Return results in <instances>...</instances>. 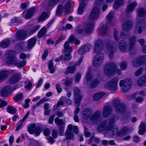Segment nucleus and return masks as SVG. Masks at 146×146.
<instances>
[{"label":"nucleus","instance_id":"c85d7f7f","mask_svg":"<svg viewBox=\"0 0 146 146\" xmlns=\"http://www.w3.org/2000/svg\"><path fill=\"white\" fill-rule=\"evenodd\" d=\"M116 72V70L110 69L107 68H106L104 70L105 74L106 75L109 76L113 75Z\"/></svg>","mask_w":146,"mask_h":146},{"label":"nucleus","instance_id":"1a4fd4ad","mask_svg":"<svg viewBox=\"0 0 146 146\" xmlns=\"http://www.w3.org/2000/svg\"><path fill=\"white\" fill-rule=\"evenodd\" d=\"M75 134H77L78 133V128L77 126H72L71 124L68 126V129L66 133V136L68 139H70L72 137L73 134V132Z\"/></svg>","mask_w":146,"mask_h":146},{"label":"nucleus","instance_id":"f704fd0d","mask_svg":"<svg viewBox=\"0 0 146 146\" xmlns=\"http://www.w3.org/2000/svg\"><path fill=\"white\" fill-rule=\"evenodd\" d=\"M49 15V14H48L46 13H43L41 16L39 18L38 21H41L44 20H45L47 19Z\"/></svg>","mask_w":146,"mask_h":146},{"label":"nucleus","instance_id":"6e6d98bb","mask_svg":"<svg viewBox=\"0 0 146 146\" xmlns=\"http://www.w3.org/2000/svg\"><path fill=\"white\" fill-rule=\"evenodd\" d=\"M119 7V0H116L113 5V9L115 10L118 9Z\"/></svg>","mask_w":146,"mask_h":146},{"label":"nucleus","instance_id":"7ed1b4c3","mask_svg":"<svg viewBox=\"0 0 146 146\" xmlns=\"http://www.w3.org/2000/svg\"><path fill=\"white\" fill-rule=\"evenodd\" d=\"M15 54V52L13 51H9L6 53L5 56L8 60L7 62V63L9 64H14L18 67H22L25 64V61L24 60L21 62L17 61L14 58Z\"/></svg>","mask_w":146,"mask_h":146},{"label":"nucleus","instance_id":"0e129e2a","mask_svg":"<svg viewBox=\"0 0 146 146\" xmlns=\"http://www.w3.org/2000/svg\"><path fill=\"white\" fill-rule=\"evenodd\" d=\"M84 132L85 136L86 137H88L90 135V133L88 131V129L86 128H84Z\"/></svg>","mask_w":146,"mask_h":146},{"label":"nucleus","instance_id":"a18cd8bd","mask_svg":"<svg viewBox=\"0 0 146 146\" xmlns=\"http://www.w3.org/2000/svg\"><path fill=\"white\" fill-rule=\"evenodd\" d=\"M122 70H125L127 67V63L126 62L123 61L119 64Z\"/></svg>","mask_w":146,"mask_h":146},{"label":"nucleus","instance_id":"a878e982","mask_svg":"<svg viewBox=\"0 0 146 146\" xmlns=\"http://www.w3.org/2000/svg\"><path fill=\"white\" fill-rule=\"evenodd\" d=\"M20 78L19 74L14 75L9 80V82L11 84H14L18 82Z\"/></svg>","mask_w":146,"mask_h":146},{"label":"nucleus","instance_id":"f257e3e1","mask_svg":"<svg viewBox=\"0 0 146 146\" xmlns=\"http://www.w3.org/2000/svg\"><path fill=\"white\" fill-rule=\"evenodd\" d=\"M100 3L95 4L92 10L89 17L90 21L88 23L85 27V30L86 33H90L93 31L94 24V21L97 19L100 14Z\"/></svg>","mask_w":146,"mask_h":146},{"label":"nucleus","instance_id":"4d7b16f0","mask_svg":"<svg viewBox=\"0 0 146 146\" xmlns=\"http://www.w3.org/2000/svg\"><path fill=\"white\" fill-rule=\"evenodd\" d=\"M29 4V2L28 1L22 3L21 4V7L22 9L26 8L28 6Z\"/></svg>","mask_w":146,"mask_h":146},{"label":"nucleus","instance_id":"e2e57ef3","mask_svg":"<svg viewBox=\"0 0 146 146\" xmlns=\"http://www.w3.org/2000/svg\"><path fill=\"white\" fill-rule=\"evenodd\" d=\"M30 99H27L25 100V105L24 106V107L25 108H27L29 106V103L30 102Z\"/></svg>","mask_w":146,"mask_h":146},{"label":"nucleus","instance_id":"13d9d810","mask_svg":"<svg viewBox=\"0 0 146 146\" xmlns=\"http://www.w3.org/2000/svg\"><path fill=\"white\" fill-rule=\"evenodd\" d=\"M118 100L117 98L115 99L113 101V104L114 106L118 110Z\"/></svg>","mask_w":146,"mask_h":146},{"label":"nucleus","instance_id":"052dcab7","mask_svg":"<svg viewBox=\"0 0 146 146\" xmlns=\"http://www.w3.org/2000/svg\"><path fill=\"white\" fill-rule=\"evenodd\" d=\"M32 86V84L30 82H28L26 83L25 86V88L27 90H29L31 88Z\"/></svg>","mask_w":146,"mask_h":146},{"label":"nucleus","instance_id":"09e8293b","mask_svg":"<svg viewBox=\"0 0 146 146\" xmlns=\"http://www.w3.org/2000/svg\"><path fill=\"white\" fill-rule=\"evenodd\" d=\"M60 0H50L49 3L48 5L50 7H52L55 5Z\"/></svg>","mask_w":146,"mask_h":146},{"label":"nucleus","instance_id":"37998d69","mask_svg":"<svg viewBox=\"0 0 146 146\" xmlns=\"http://www.w3.org/2000/svg\"><path fill=\"white\" fill-rule=\"evenodd\" d=\"M76 69L75 66H72L66 69L67 73H73L75 72Z\"/></svg>","mask_w":146,"mask_h":146},{"label":"nucleus","instance_id":"c03bdc74","mask_svg":"<svg viewBox=\"0 0 146 146\" xmlns=\"http://www.w3.org/2000/svg\"><path fill=\"white\" fill-rule=\"evenodd\" d=\"M93 140L94 142L96 143H98L100 141V139L98 138L94 137H91L88 142V144H91L92 143Z\"/></svg>","mask_w":146,"mask_h":146},{"label":"nucleus","instance_id":"39448f33","mask_svg":"<svg viewBox=\"0 0 146 146\" xmlns=\"http://www.w3.org/2000/svg\"><path fill=\"white\" fill-rule=\"evenodd\" d=\"M92 113V112L90 109H86L83 112V117L85 119L89 118L92 121H94L99 119L100 115V111H97L93 115L90 116Z\"/></svg>","mask_w":146,"mask_h":146},{"label":"nucleus","instance_id":"de8ad7c7","mask_svg":"<svg viewBox=\"0 0 146 146\" xmlns=\"http://www.w3.org/2000/svg\"><path fill=\"white\" fill-rule=\"evenodd\" d=\"M92 78L90 75V71L89 70L88 71L86 74V79L87 81L89 82L91 81L92 79Z\"/></svg>","mask_w":146,"mask_h":146},{"label":"nucleus","instance_id":"ddd939ff","mask_svg":"<svg viewBox=\"0 0 146 146\" xmlns=\"http://www.w3.org/2000/svg\"><path fill=\"white\" fill-rule=\"evenodd\" d=\"M80 90L77 88H75L74 89V100L75 102L78 104L81 100V96L80 94Z\"/></svg>","mask_w":146,"mask_h":146},{"label":"nucleus","instance_id":"a211bd4d","mask_svg":"<svg viewBox=\"0 0 146 146\" xmlns=\"http://www.w3.org/2000/svg\"><path fill=\"white\" fill-rule=\"evenodd\" d=\"M137 6V3L136 2H133L127 6L126 8V13H127L133 11L135 7Z\"/></svg>","mask_w":146,"mask_h":146},{"label":"nucleus","instance_id":"20e7f679","mask_svg":"<svg viewBox=\"0 0 146 146\" xmlns=\"http://www.w3.org/2000/svg\"><path fill=\"white\" fill-rule=\"evenodd\" d=\"M133 22L130 20L126 21L123 24V29L120 33V36L122 38L126 39L129 37V31L133 27Z\"/></svg>","mask_w":146,"mask_h":146},{"label":"nucleus","instance_id":"72a5a7b5","mask_svg":"<svg viewBox=\"0 0 146 146\" xmlns=\"http://www.w3.org/2000/svg\"><path fill=\"white\" fill-rule=\"evenodd\" d=\"M68 41L70 43L74 42L75 44L77 45L79 44L80 43V41L79 40L76 39L73 35H71L69 37Z\"/></svg>","mask_w":146,"mask_h":146},{"label":"nucleus","instance_id":"aec40b11","mask_svg":"<svg viewBox=\"0 0 146 146\" xmlns=\"http://www.w3.org/2000/svg\"><path fill=\"white\" fill-rule=\"evenodd\" d=\"M27 35V33L25 31H20L17 32L16 34L17 38L20 40H23Z\"/></svg>","mask_w":146,"mask_h":146},{"label":"nucleus","instance_id":"9b49d317","mask_svg":"<svg viewBox=\"0 0 146 146\" xmlns=\"http://www.w3.org/2000/svg\"><path fill=\"white\" fill-rule=\"evenodd\" d=\"M35 125L34 124H31L28 128V131L29 133L31 134L34 133L36 136L39 135L41 132L40 128H36Z\"/></svg>","mask_w":146,"mask_h":146},{"label":"nucleus","instance_id":"b1692460","mask_svg":"<svg viewBox=\"0 0 146 146\" xmlns=\"http://www.w3.org/2000/svg\"><path fill=\"white\" fill-rule=\"evenodd\" d=\"M73 82L72 79L70 78H66L61 82L62 84H64L66 86H68L71 85Z\"/></svg>","mask_w":146,"mask_h":146},{"label":"nucleus","instance_id":"5701e85b","mask_svg":"<svg viewBox=\"0 0 146 146\" xmlns=\"http://www.w3.org/2000/svg\"><path fill=\"white\" fill-rule=\"evenodd\" d=\"M127 110V107L126 105L123 103L120 102L119 100V113L123 114L125 113Z\"/></svg>","mask_w":146,"mask_h":146},{"label":"nucleus","instance_id":"2eb2a0df","mask_svg":"<svg viewBox=\"0 0 146 146\" xmlns=\"http://www.w3.org/2000/svg\"><path fill=\"white\" fill-rule=\"evenodd\" d=\"M136 37L135 36H133L129 38V50L130 51H132L134 50L136 44Z\"/></svg>","mask_w":146,"mask_h":146},{"label":"nucleus","instance_id":"f03ea898","mask_svg":"<svg viewBox=\"0 0 146 146\" xmlns=\"http://www.w3.org/2000/svg\"><path fill=\"white\" fill-rule=\"evenodd\" d=\"M102 43L100 40L97 41L96 42L94 48V52L97 54L94 58L93 64L94 66L97 67L101 64L103 57V54L100 50V46Z\"/></svg>","mask_w":146,"mask_h":146},{"label":"nucleus","instance_id":"4be33fe9","mask_svg":"<svg viewBox=\"0 0 146 146\" xmlns=\"http://www.w3.org/2000/svg\"><path fill=\"white\" fill-rule=\"evenodd\" d=\"M138 133L141 135H143L146 132V126L144 122H142L139 127Z\"/></svg>","mask_w":146,"mask_h":146},{"label":"nucleus","instance_id":"864d4df0","mask_svg":"<svg viewBox=\"0 0 146 146\" xmlns=\"http://www.w3.org/2000/svg\"><path fill=\"white\" fill-rule=\"evenodd\" d=\"M99 83V82L98 80H95L91 83V87L92 88L96 87Z\"/></svg>","mask_w":146,"mask_h":146},{"label":"nucleus","instance_id":"5fc2aeb1","mask_svg":"<svg viewBox=\"0 0 146 146\" xmlns=\"http://www.w3.org/2000/svg\"><path fill=\"white\" fill-rule=\"evenodd\" d=\"M113 37L114 38L117 40L118 38V29H115L114 31Z\"/></svg>","mask_w":146,"mask_h":146},{"label":"nucleus","instance_id":"f8f14e48","mask_svg":"<svg viewBox=\"0 0 146 146\" xmlns=\"http://www.w3.org/2000/svg\"><path fill=\"white\" fill-rule=\"evenodd\" d=\"M15 89L12 88L10 86L4 87L2 89L1 94L3 96H6L11 94L13 92Z\"/></svg>","mask_w":146,"mask_h":146},{"label":"nucleus","instance_id":"4c0bfd02","mask_svg":"<svg viewBox=\"0 0 146 146\" xmlns=\"http://www.w3.org/2000/svg\"><path fill=\"white\" fill-rule=\"evenodd\" d=\"M114 13L112 11L110 12L106 17V20L108 22H110L113 17Z\"/></svg>","mask_w":146,"mask_h":146},{"label":"nucleus","instance_id":"338daca9","mask_svg":"<svg viewBox=\"0 0 146 146\" xmlns=\"http://www.w3.org/2000/svg\"><path fill=\"white\" fill-rule=\"evenodd\" d=\"M63 102L62 101H59L57 105H55L54 106V110H56L57 108L59 107L61 105H62L63 104Z\"/></svg>","mask_w":146,"mask_h":146},{"label":"nucleus","instance_id":"6ab92c4d","mask_svg":"<svg viewBox=\"0 0 146 146\" xmlns=\"http://www.w3.org/2000/svg\"><path fill=\"white\" fill-rule=\"evenodd\" d=\"M127 48V44L125 40L119 41V49L123 52L126 51Z\"/></svg>","mask_w":146,"mask_h":146},{"label":"nucleus","instance_id":"6e6552de","mask_svg":"<svg viewBox=\"0 0 146 146\" xmlns=\"http://www.w3.org/2000/svg\"><path fill=\"white\" fill-rule=\"evenodd\" d=\"M64 46V52H65V55L64 59L66 60H70L72 58L71 56L70 53L72 52V48L71 46H70L68 41H66L65 42Z\"/></svg>","mask_w":146,"mask_h":146},{"label":"nucleus","instance_id":"4468645a","mask_svg":"<svg viewBox=\"0 0 146 146\" xmlns=\"http://www.w3.org/2000/svg\"><path fill=\"white\" fill-rule=\"evenodd\" d=\"M70 7V4L69 2L67 3L65 7H63L62 5H59L56 12V15L58 16L60 15L63 10L69 9Z\"/></svg>","mask_w":146,"mask_h":146},{"label":"nucleus","instance_id":"423d86ee","mask_svg":"<svg viewBox=\"0 0 146 146\" xmlns=\"http://www.w3.org/2000/svg\"><path fill=\"white\" fill-rule=\"evenodd\" d=\"M132 82L131 78H127L125 80H121L119 83V86L123 87L122 91L125 93L128 91L132 86Z\"/></svg>","mask_w":146,"mask_h":146},{"label":"nucleus","instance_id":"8fccbe9b","mask_svg":"<svg viewBox=\"0 0 146 146\" xmlns=\"http://www.w3.org/2000/svg\"><path fill=\"white\" fill-rule=\"evenodd\" d=\"M107 31V27H105L104 25L102 26L100 30V32L102 35H104L106 33Z\"/></svg>","mask_w":146,"mask_h":146},{"label":"nucleus","instance_id":"bb28decb","mask_svg":"<svg viewBox=\"0 0 146 146\" xmlns=\"http://www.w3.org/2000/svg\"><path fill=\"white\" fill-rule=\"evenodd\" d=\"M30 113V112H28L25 116L20 121H19L18 123V125L17 127L16 130L17 131L19 130L21 127L23 126L22 122L24 121L28 117L29 114Z\"/></svg>","mask_w":146,"mask_h":146},{"label":"nucleus","instance_id":"2f4dec72","mask_svg":"<svg viewBox=\"0 0 146 146\" xmlns=\"http://www.w3.org/2000/svg\"><path fill=\"white\" fill-rule=\"evenodd\" d=\"M106 133H108V135L110 136H113L114 134H115L117 131V130L116 129H114L113 131L110 128H106Z\"/></svg>","mask_w":146,"mask_h":146},{"label":"nucleus","instance_id":"ea45409f","mask_svg":"<svg viewBox=\"0 0 146 146\" xmlns=\"http://www.w3.org/2000/svg\"><path fill=\"white\" fill-rule=\"evenodd\" d=\"M48 68L50 70V72L53 73L54 72V68L53 67V63L52 61H49L48 62Z\"/></svg>","mask_w":146,"mask_h":146},{"label":"nucleus","instance_id":"603ef678","mask_svg":"<svg viewBox=\"0 0 146 146\" xmlns=\"http://www.w3.org/2000/svg\"><path fill=\"white\" fill-rule=\"evenodd\" d=\"M143 69L142 68H139L135 73V76H139L143 72Z\"/></svg>","mask_w":146,"mask_h":146},{"label":"nucleus","instance_id":"e433bc0d","mask_svg":"<svg viewBox=\"0 0 146 146\" xmlns=\"http://www.w3.org/2000/svg\"><path fill=\"white\" fill-rule=\"evenodd\" d=\"M9 43V40H4L1 42L0 46L2 48H5L8 46Z\"/></svg>","mask_w":146,"mask_h":146},{"label":"nucleus","instance_id":"c756f323","mask_svg":"<svg viewBox=\"0 0 146 146\" xmlns=\"http://www.w3.org/2000/svg\"><path fill=\"white\" fill-rule=\"evenodd\" d=\"M36 39L34 38H32L28 41L27 48L29 49L31 48L35 44Z\"/></svg>","mask_w":146,"mask_h":146},{"label":"nucleus","instance_id":"f3484780","mask_svg":"<svg viewBox=\"0 0 146 146\" xmlns=\"http://www.w3.org/2000/svg\"><path fill=\"white\" fill-rule=\"evenodd\" d=\"M138 86L141 87L146 84V75H145L139 77L137 81Z\"/></svg>","mask_w":146,"mask_h":146},{"label":"nucleus","instance_id":"bf43d9fd","mask_svg":"<svg viewBox=\"0 0 146 146\" xmlns=\"http://www.w3.org/2000/svg\"><path fill=\"white\" fill-rule=\"evenodd\" d=\"M55 123L58 125H61L63 123V121L58 118H56L55 120Z\"/></svg>","mask_w":146,"mask_h":146},{"label":"nucleus","instance_id":"69168bd1","mask_svg":"<svg viewBox=\"0 0 146 146\" xmlns=\"http://www.w3.org/2000/svg\"><path fill=\"white\" fill-rule=\"evenodd\" d=\"M47 101L46 98H43L40 100L37 103V106H38L42 104L43 103Z\"/></svg>","mask_w":146,"mask_h":146},{"label":"nucleus","instance_id":"9d476101","mask_svg":"<svg viewBox=\"0 0 146 146\" xmlns=\"http://www.w3.org/2000/svg\"><path fill=\"white\" fill-rule=\"evenodd\" d=\"M118 78H114L106 84V87L112 90H115L117 89Z\"/></svg>","mask_w":146,"mask_h":146},{"label":"nucleus","instance_id":"412c9836","mask_svg":"<svg viewBox=\"0 0 146 146\" xmlns=\"http://www.w3.org/2000/svg\"><path fill=\"white\" fill-rule=\"evenodd\" d=\"M137 16L140 18H144L146 15V11L143 7H139L137 11Z\"/></svg>","mask_w":146,"mask_h":146},{"label":"nucleus","instance_id":"7c9ffc66","mask_svg":"<svg viewBox=\"0 0 146 146\" xmlns=\"http://www.w3.org/2000/svg\"><path fill=\"white\" fill-rule=\"evenodd\" d=\"M111 110L109 107L105 108L104 110L103 116L105 117L108 116L111 113Z\"/></svg>","mask_w":146,"mask_h":146},{"label":"nucleus","instance_id":"c9c22d12","mask_svg":"<svg viewBox=\"0 0 146 146\" xmlns=\"http://www.w3.org/2000/svg\"><path fill=\"white\" fill-rule=\"evenodd\" d=\"M104 95V93L102 92H99L96 94L94 96V100L95 101H98Z\"/></svg>","mask_w":146,"mask_h":146},{"label":"nucleus","instance_id":"774afa93","mask_svg":"<svg viewBox=\"0 0 146 146\" xmlns=\"http://www.w3.org/2000/svg\"><path fill=\"white\" fill-rule=\"evenodd\" d=\"M7 104V103L5 101L0 100V108L3 107Z\"/></svg>","mask_w":146,"mask_h":146},{"label":"nucleus","instance_id":"393cba45","mask_svg":"<svg viewBox=\"0 0 146 146\" xmlns=\"http://www.w3.org/2000/svg\"><path fill=\"white\" fill-rule=\"evenodd\" d=\"M36 11V9L35 7H33L29 9L26 15L25 18L27 19L31 18Z\"/></svg>","mask_w":146,"mask_h":146},{"label":"nucleus","instance_id":"a19ab883","mask_svg":"<svg viewBox=\"0 0 146 146\" xmlns=\"http://www.w3.org/2000/svg\"><path fill=\"white\" fill-rule=\"evenodd\" d=\"M7 111L10 113L13 114L15 113L16 109L12 107L9 106L7 108Z\"/></svg>","mask_w":146,"mask_h":146},{"label":"nucleus","instance_id":"3c124183","mask_svg":"<svg viewBox=\"0 0 146 146\" xmlns=\"http://www.w3.org/2000/svg\"><path fill=\"white\" fill-rule=\"evenodd\" d=\"M81 75L80 73L77 74L76 76L75 79V82L76 83H78L79 82L81 79Z\"/></svg>","mask_w":146,"mask_h":146},{"label":"nucleus","instance_id":"473e14b6","mask_svg":"<svg viewBox=\"0 0 146 146\" xmlns=\"http://www.w3.org/2000/svg\"><path fill=\"white\" fill-rule=\"evenodd\" d=\"M126 113V115H124L123 116L122 121L125 123L129 122V118L131 115L130 112L129 111H127Z\"/></svg>","mask_w":146,"mask_h":146},{"label":"nucleus","instance_id":"49530a36","mask_svg":"<svg viewBox=\"0 0 146 146\" xmlns=\"http://www.w3.org/2000/svg\"><path fill=\"white\" fill-rule=\"evenodd\" d=\"M23 96V95L22 93H20L16 95L14 97L15 101L16 102L21 100L22 99Z\"/></svg>","mask_w":146,"mask_h":146},{"label":"nucleus","instance_id":"dca6fc26","mask_svg":"<svg viewBox=\"0 0 146 146\" xmlns=\"http://www.w3.org/2000/svg\"><path fill=\"white\" fill-rule=\"evenodd\" d=\"M131 132L130 128L127 126L123 127L119 131V136L129 134Z\"/></svg>","mask_w":146,"mask_h":146},{"label":"nucleus","instance_id":"58836bf2","mask_svg":"<svg viewBox=\"0 0 146 146\" xmlns=\"http://www.w3.org/2000/svg\"><path fill=\"white\" fill-rule=\"evenodd\" d=\"M46 32V29L45 27H43L39 32L38 34V36L39 38H40L45 35Z\"/></svg>","mask_w":146,"mask_h":146},{"label":"nucleus","instance_id":"79ce46f5","mask_svg":"<svg viewBox=\"0 0 146 146\" xmlns=\"http://www.w3.org/2000/svg\"><path fill=\"white\" fill-rule=\"evenodd\" d=\"M82 47L85 53L90 51L92 48L91 45L89 44L84 45Z\"/></svg>","mask_w":146,"mask_h":146},{"label":"nucleus","instance_id":"0eeeda50","mask_svg":"<svg viewBox=\"0 0 146 146\" xmlns=\"http://www.w3.org/2000/svg\"><path fill=\"white\" fill-rule=\"evenodd\" d=\"M146 63V55L141 56L134 58L132 61V64L135 67H137Z\"/></svg>","mask_w":146,"mask_h":146},{"label":"nucleus","instance_id":"cd10ccee","mask_svg":"<svg viewBox=\"0 0 146 146\" xmlns=\"http://www.w3.org/2000/svg\"><path fill=\"white\" fill-rule=\"evenodd\" d=\"M9 72L8 71L3 70L0 72V81L6 78L8 76Z\"/></svg>","mask_w":146,"mask_h":146},{"label":"nucleus","instance_id":"680f3d73","mask_svg":"<svg viewBox=\"0 0 146 146\" xmlns=\"http://www.w3.org/2000/svg\"><path fill=\"white\" fill-rule=\"evenodd\" d=\"M140 140L139 137L137 135H135L133 136V141L135 143L138 142Z\"/></svg>","mask_w":146,"mask_h":146}]
</instances>
